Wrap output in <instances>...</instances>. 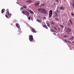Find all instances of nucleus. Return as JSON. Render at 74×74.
Returning <instances> with one entry per match:
<instances>
[{
  "label": "nucleus",
  "mask_w": 74,
  "mask_h": 74,
  "mask_svg": "<svg viewBox=\"0 0 74 74\" xmlns=\"http://www.w3.org/2000/svg\"><path fill=\"white\" fill-rule=\"evenodd\" d=\"M38 11H39V12H41V13H42L44 14H47V11H46V10L45 9H44V8L38 9Z\"/></svg>",
  "instance_id": "1"
},
{
  "label": "nucleus",
  "mask_w": 74,
  "mask_h": 74,
  "mask_svg": "<svg viewBox=\"0 0 74 74\" xmlns=\"http://www.w3.org/2000/svg\"><path fill=\"white\" fill-rule=\"evenodd\" d=\"M29 40L30 41V42H32L33 41V40H34V39H33V35H30L29 36Z\"/></svg>",
  "instance_id": "2"
},
{
  "label": "nucleus",
  "mask_w": 74,
  "mask_h": 74,
  "mask_svg": "<svg viewBox=\"0 0 74 74\" xmlns=\"http://www.w3.org/2000/svg\"><path fill=\"white\" fill-rule=\"evenodd\" d=\"M7 12L8 14V16L7 14H5V16L7 18H11V16L12 15L9 13V11H8Z\"/></svg>",
  "instance_id": "3"
},
{
  "label": "nucleus",
  "mask_w": 74,
  "mask_h": 74,
  "mask_svg": "<svg viewBox=\"0 0 74 74\" xmlns=\"http://www.w3.org/2000/svg\"><path fill=\"white\" fill-rule=\"evenodd\" d=\"M53 12H52V10H50L49 11V18H50V17H52Z\"/></svg>",
  "instance_id": "4"
},
{
  "label": "nucleus",
  "mask_w": 74,
  "mask_h": 74,
  "mask_svg": "<svg viewBox=\"0 0 74 74\" xmlns=\"http://www.w3.org/2000/svg\"><path fill=\"white\" fill-rule=\"evenodd\" d=\"M30 29L31 30V31L33 33H37V32H36V29H35L31 27L30 28Z\"/></svg>",
  "instance_id": "5"
},
{
  "label": "nucleus",
  "mask_w": 74,
  "mask_h": 74,
  "mask_svg": "<svg viewBox=\"0 0 74 74\" xmlns=\"http://www.w3.org/2000/svg\"><path fill=\"white\" fill-rule=\"evenodd\" d=\"M16 26L18 27V28H20V25H19V24L18 23L16 24Z\"/></svg>",
  "instance_id": "6"
},
{
  "label": "nucleus",
  "mask_w": 74,
  "mask_h": 74,
  "mask_svg": "<svg viewBox=\"0 0 74 74\" xmlns=\"http://www.w3.org/2000/svg\"><path fill=\"white\" fill-rule=\"evenodd\" d=\"M42 26L43 27H45V28L47 29H48V27H47V26L46 25H42Z\"/></svg>",
  "instance_id": "7"
},
{
  "label": "nucleus",
  "mask_w": 74,
  "mask_h": 74,
  "mask_svg": "<svg viewBox=\"0 0 74 74\" xmlns=\"http://www.w3.org/2000/svg\"><path fill=\"white\" fill-rule=\"evenodd\" d=\"M40 4V3H36L35 4V6H37V5H38Z\"/></svg>",
  "instance_id": "8"
},
{
  "label": "nucleus",
  "mask_w": 74,
  "mask_h": 74,
  "mask_svg": "<svg viewBox=\"0 0 74 74\" xmlns=\"http://www.w3.org/2000/svg\"><path fill=\"white\" fill-rule=\"evenodd\" d=\"M46 24L47 25V26H48V27H49L50 26L49 24H50V23H49V22L46 23Z\"/></svg>",
  "instance_id": "9"
},
{
  "label": "nucleus",
  "mask_w": 74,
  "mask_h": 74,
  "mask_svg": "<svg viewBox=\"0 0 74 74\" xmlns=\"http://www.w3.org/2000/svg\"><path fill=\"white\" fill-rule=\"evenodd\" d=\"M22 12V13H23V14H25V15H26V11H23Z\"/></svg>",
  "instance_id": "10"
},
{
  "label": "nucleus",
  "mask_w": 74,
  "mask_h": 74,
  "mask_svg": "<svg viewBox=\"0 0 74 74\" xmlns=\"http://www.w3.org/2000/svg\"><path fill=\"white\" fill-rule=\"evenodd\" d=\"M5 10V9H3L1 10V14H3L4 13V11Z\"/></svg>",
  "instance_id": "11"
},
{
  "label": "nucleus",
  "mask_w": 74,
  "mask_h": 74,
  "mask_svg": "<svg viewBox=\"0 0 74 74\" xmlns=\"http://www.w3.org/2000/svg\"><path fill=\"white\" fill-rule=\"evenodd\" d=\"M60 8L61 10H64V8L63 7H61Z\"/></svg>",
  "instance_id": "12"
},
{
  "label": "nucleus",
  "mask_w": 74,
  "mask_h": 74,
  "mask_svg": "<svg viewBox=\"0 0 74 74\" xmlns=\"http://www.w3.org/2000/svg\"><path fill=\"white\" fill-rule=\"evenodd\" d=\"M26 2H27V3H32V1L30 0H28L26 1Z\"/></svg>",
  "instance_id": "13"
},
{
  "label": "nucleus",
  "mask_w": 74,
  "mask_h": 74,
  "mask_svg": "<svg viewBox=\"0 0 74 74\" xmlns=\"http://www.w3.org/2000/svg\"><path fill=\"white\" fill-rule=\"evenodd\" d=\"M27 10V11H29V12H30L31 14H33V13H34V12L32 11L29 10Z\"/></svg>",
  "instance_id": "14"
},
{
  "label": "nucleus",
  "mask_w": 74,
  "mask_h": 74,
  "mask_svg": "<svg viewBox=\"0 0 74 74\" xmlns=\"http://www.w3.org/2000/svg\"><path fill=\"white\" fill-rule=\"evenodd\" d=\"M68 30H69V32H71V29L69 28H68Z\"/></svg>",
  "instance_id": "15"
},
{
  "label": "nucleus",
  "mask_w": 74,
  "mask_h": 74,
  "mask_svg": "<svg viewBox=\"0 0 74 74\" xmlns=\"http://www.w3.org/2000/svg\"><path fill=\"white\" fill-rule=\"evenodd\" d=\"M51 32H54V33H55V30H53V29H51Z\"/></svg>",
  "instance_id": "16"
},
{
  "label": "nucleus",
  "mask_w": 74,
  "mask_h": 74,
  "mask_svg": "<svg viewBox=\"0 0 74 74\" xmlns=\"http://www.w3.org/2000/svg\"><path fill=\"white\" fill-rule=\"evenodd\" d=\"M26 15H29V13L28 12L26 11Z\"/></svg>",
  "instance_id": "17"
},
{
  "label": "nucleus",
  "mask_w": 74,
  "mask_h": 74,
  "mask_svg": "<svg viewBox=\"0 0 74 74\" xmlns=\"http://www.w3.org/2000/svg\"><path fill=\"white\" fill-rule=\"evenodd\" d=\"M36 21H37V22H39V23H41V21H40L38 19H37Z\"/></svg>",
  "instance_id": "18"
},
{
  "label": "nucleus",
  "mask_w": 74,
  "mask_h": 74,
  "mask_svg": "<svg viewBox=\"0 0 74 74\" xmlns=\"http://www.w3.org/2000/svg\"><path fill=\"white\" fill-rule=\"evenodd\" d=\"M50 23L51 24H53V25H55L53 21H50Z\"/></svg>",
  "instance_id": "19"
},
{
  "label": "nucleus",
  "mask_w": 74,
  "mask_h": 74,
  "mask_svg": "<svg viewBox=\"0 0 74 74\" xmlns=\"http://www.w3.org/2000/svg\"><path fill=\"white\" fill-rule=\"evenodd\" d=\"M69 21L70 22L71 24L72 25H73V23H72V21H71V19H70V20H69Z\"/></svg>",
  "instance_id": "20"
},
{
  "label": "nucleus",
  "mask_w": 74,
  "mask_h": 74,
  "mask_svg": "<svg viewBox=\"0 0 74 74\" xmlns=\"http://www.w3.org/2000/svg\"><path fill=\"white\" fill-rule=\"evenodd\" d=\"M70 39L71 40H73V39H74V37H73V36H72L71 37Z\"/></svg>",
  "instance_id": "21"
},
{
  "label": "nucleus",
  "mask_w": 74,
  "mask_h": 74,
  "mask_svg": "<svg viewBox=\"0 0 74 74\" xmlns=\"http://www.w3.org/2000/svg\"><path fill=\"white\" fill-rule=\"evenodd\" d=\"M55 19H56V21H59V19H58V18H55Z\"/></svg>",
  "instance_id": "22"
},
{
  "label": "nucleus",
  "mask_w": 74,
  "mask_h": 74,
  "mask_svg": "<svg viewBox=\"0 0 74 74\" xmlns=\"http://www.w3.org/2000/svg\"><path fill=\"white\" fill-rule=\"evenodd\" d=\"M71 15H72V16H74V13H73V12H72L71 13Z\"/></svg>",
  "instance_id": "23"
},
{
  "label": "nucleus",
  "mask_w": 74,
  "mask_h": 74,
  "mask_svg": "<svg viewBox=\"0 0 74 74\" xmlns=\"http://www.w3.org/2000/svg\"><path fill=\"white\" fill-rule=\"evenodd\" d=\"M23 8H27L26 6H23Z\"/></svg>",
  "instance_id": "24"
},
{
  "label": "nucleus",
  "mask_w": 74,
  "mask_h": 74,
  "mask_svg": "<svg viewBox=\"0 0 74 74\" xmlns=\"http://www.w3.org/2000/svg\"><path fill=\"white\" fill-rule=\"evenodd\" d=\"M63 37H67V36H66V35H64L63 36Z\"/></svg>",
  "instance_id": "25"
},
{
  "label": "nucleus",
  "mask_w": 74,
  "mask_h": 74,
  "mask_svg": "<svg viewBox=\"0 0 74 74\" xmlns=\"http://www.w3.org/2000/svg\"><path fill=\"white\" fill-rule=\"evenodd\" d=\"M41 6H44V5H45V4H42L41 5Z\"/></svg>",
  "instance_id": "26"
},
{
  "label": "nucleus",
  "mask_w": 74,
  "mask_h": 74,
  "mask_svg": "<svg viewBox=\"0 0 74 74\" xmlns=\"http://www.w3.org/2000/svg\"><path fill=\"white\" fill-rule=\"evenodd\" d=\"M64 41L66 43L67 42V40L66 39H64Z\"/></svg>",
  "instance_id": "27"
},
{
  "label": "nucleus",
  "mask_w": 74,
  "mask_h": 74,
  "mask_svg": "<svg viewBox=\"0 0 74 74\" xmlns=\"http://www.w3.org/2000/svg\"><path fill=\"white\" fill-rule=\"evenodd\" d=\"M60 25V26L62 28V29H63V28H64V27H63V26L62 25Z\"/></svg>",
  "instance_id": "28"
},
{
  "label": "nucleus",
  "mask_w": 74,
  "mask_h": 74,
  "mask_svg": "<svg viewBox=\"0 0 74 74\" xmlns=\"http://www.w3.org/2000/svg\"><path fill=\"white\" fill-rule=\"evenodd\" d=\"M54 27L55 29L56 30H57V28H56V27Z\"/></svg>",
  "instance_id": "29"
},
{
  "label": "nucleus",
  "mask_w": 74,
  "mask_h": 74,
  "mask_svg": "<svg viewBox=\"0 0 74 74\" xmlns=\"http://www.w3.org/2000/svg\"><path fill=\"white\" fill-rule=\"evenodd\" d=\"M73 8H74V2L73 4Z\"/></svg>",
  "instance_id": "30"
},
{
  "label": "nucleus",
  "mask_w": 74,
  "mask_h": 74,
  "mask_svg": "<svg viewBox=\"0 0 74 74\" xmlns=\"http://www.w3.org/2000/svg\"><path fill=\"white\" fill-rule=\"evenodd\" d=\"M54 13L55 14H56V15H58V14H57V12H54Z\"/></svg>",
  "instance_id": "31"
},
{
  "label": "nucleus",
  "mask_w": 74,
  "mask_h": 74,
  "mask_svg": "<svg viewBox=\"0 0 74 74\" xmlns=\"http://www.w3.org/2000/svg\"><path fill=\"white\" fill-rule=\"evenodd\" d=\"M30 17H29V18H28V19L29 20H30Z\"/></svg>",
  "instance_id": "32"
},
{
  "label": "nucleus",
  "mask_w": 74,
  "mask_h": 74,
  "mask_svg": "<svg viewBox=\"0 0 74 74\" xmlns=\"http://www.w3.org/2000/svg\"><path fill=\"white\" fill-rule=\"evenodd\" d=\"M56 2H59V1H58V0H56Z\"/></svg>",
  "instance_id": "33"
},
{
  "label": "nucleus",
  "mask_w": 74,
  "mask_h": 74,
  "mask_svg": "<svg viewBox=\"0 0 74 74\" xmlns=\"http://www.w3.org/2000/svg\"><path fill=\"white\" fill-rule=\"evenodd\" d=\"M57 12H59V11L58 10H57Z\"/></svg>",
  "instance_id": "34"
},
{
  "label": "nucleus",
  "mask_w": 74,
  "mask_h": 74,
  "mask_svg": "<svg viewBox=\"0 0 74 74\" xmlns=\"http://www.w3.org/2000/svg\"><path fill=\"white\" fill-rule=\"evenodd\" d=\"M44 19H46V17H44Z\"/></svg>",
  "instance_id": "35"
},
{
  "label": "nucleus",
  "mask_w": 74,
  "mask_h": 74,
  "mask_svg": "<svg viewBox=\"0 0 74 74\" xmlns=\"http://www.w3.org/2000/svg\"><path fill=\"white\" fill-rule=\"evenodd\" d=\"M53 33V34H54L55 35H56V34H55V33Z\"/></svg>",
  "instance_id": "36"
},
{
  "label": "nucleus",
  "mask_w": 74,
  "mask_h": 74,
  "mask_svg": "<svg viewBox=\"0 0 74 74\" xmlns=\"http://www.w3.org/2000/svg\"><path fill=\"white\" fill-rule=\"evenodd\" d=\"M21 9H23V8L22 7H21Z\"/></svg>",
  "instance_id": "37"
},
{
  "label": "nucleus",
  "mask_w": 74,
  "mask_h": 74,
  "mask_svg": "<svg viewBox=\"0 0 74 74\" xmlns=\"http://www.w3.org/2000/svg\"><path fill=\"white\" fill-rule=\"evenodd\" d=\"M56 27H58V26H57V25H56Z\"/></svg>",
  "instance_id": "38"
},
{
  "label": "nucleus",
  "mask_w": 74,
  "mask_h": 74,
  "mask_svg": "<svg viewBox=\"0 0 74 74\" xmlns=\"http://www.w3.org/2000/svg\"><path fill=\"white\" fill-rule=\"evenodd\" d=\"M18 33H19V34H21V32L19 33V32H18Z\"/></svg>",
  "instance_id": "39"
},
{
  "label": "nucleus",
  "mask_w": 74,
  "mask_h": 74,
  "mask_svg": "<svg viewBox=\"0 0 74 74\" xmlns=\"http://www.w3.org/2000/svg\"><path fill=\"white\" fill-rule=\"evenodd\" d=\"M66 32H67V30H66Z\"/></svg>",
  "instance_id": "40"
},
{
  "label": "nucleus",
  "mask_w": 74,
  "mask_h": 74,
  "mask_svg": "<svg viewBox=\"0 0 74 74\" xmlns=\"http://www.w3.org/2000/svg\"><path fill=\"white\" fill-rule=\"evenodd\" d=\"M73 43H74V41H73Z\"/></svg>",
  "instance_id": "41"
},
{
  "label": "nucleus",
  "mask_w": 74,
  "mask_h": 74,
  "mask_svg": "<svg viewBox=\"0 0 74 74\" xmlns=\"http://www.w3.org/2000/svg\"><path fill=\"white\" fill-rule=\"evenodd\" d=\"M40 18H41V17H40Z\"/></svg>",
  "instance_id": "42"
},
{
  "label": "nucleus",
  "mask_w": 74,
  "mask_h": 74,
  "mask_svg": "<svg viewBox=\"0 0 74 74\" xmlns=\"http://www.w3.org/2000/svg\"><path fill=\"white\" fill-rule=\"evenodd\" d=\"M68 34H69V33H68Z\"/></svg>",
  "instance_id": "43"
}]
</instances>
